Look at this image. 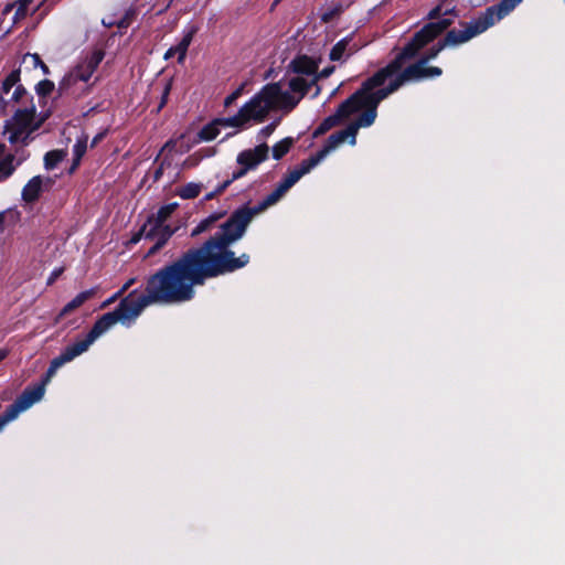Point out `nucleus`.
<instances>
[{
	"label": "nucleus",
	"mask_w": 565,
	"mask_h": 565,
	"mask_svg": "<svg viewBox=\"0 0 565 565\" xmlns=\"http://www.w3.org/2000/svg\"><path fill=\"white\" fill-rule=\"evenodd\" d=\"M316 167L307 158L289 171L276 189L263 201L250 206L245 203L234 210L220 223L226 211H216L201 220L192 230L191 237L216 231L200 246L190 247L178 258L159 268L146 281L145 294L137 289L121 298L110 312L100 316L84 339L67 345V363L86 352L102 334L116 323L129 327L142 312L153 303H182L194 299L195 287L203 286L209 279L225 276L246 267L250 262L247 253L236 256L232 245L242 239L254 217L276 204L305 174Z\"/></svg>",
	"instance_id": "f257e3e1"
},
{
	"label": "nucleus",
	"mask_w": 565,
	"mask_h": 565,
	"mask_svg": "<svg viewBox=\"0 0 565 565\" xmlns=\"http://www.w3.org/2000/svg\"><path fill=\"white\" fill-rule=\"evenodd\" d=\"M452 23L454 21L448 18L426 23L419 31L415 32L411 40L386 66L376 71L364 82L372 90L376 87L383 86L390 77H393L394 74L398 73L407 62L416 58L426 45L443 34Z\"/></svg>",
	"instance_id": "f03ea898"
},
{
	"label": "nucleus",
	"mask_w": 565,
	"mask_h": 565,
	"mask_svg": "<svg viewBox=\"0 0 565 565\" xmlns=\"http://www.w3.org/2000/svg\"><path fill=\"white\" fill-rule=\"evenodd\" d=\"M441 74L443 70L439 66H427L423 61L417 60L406 67H402L398 73L394 74L393 77H390L388 79L391 81L386 86L376 87L375 89L370 90L369 95L372 98V104L377 108L382 100L397 92L405 84L439 77Z\"/></svg>",
	"instance_id": "7ed1b4c3"
},
{
	"label": "nucleus",
	"mask_w": 565,
	"mask_h": 565,
	"mask_svg": "<svg viewBox=\"0 0 565 565\" xmlns=\"http://www.w3.org/2000/svg\"><path fill=\"white\" fill-rule=\"evenodd\" d=\"M372 90L370 86L363 82L359 89L343 100L334 111V114L326 117L320 125L315 129L312 137L318 138L327 134L330 129L338 126L344 119L358 111H363L367 107H372V98L369 92Z\"/></svg>",
	"instance_id": "20e7f679"
},
{
	"label": "nucleus",
	"mask_w": 565,
	"mask_h": 565,
	"mask_svg": "<svg viewBox=\"0 0 565 565\" xmlns=\"http://www.w3.org/2000/svg\"><path fill=\"white\" fill-rule=\"evenodd\" d=\"M376 116L377 108L374 104H372V107L364 109L354 121L347 126V128L331 134L326 140L323 147L309 158L313 160L315 164L317 166L327 157V154L338 148L345 140H349V143L354 146L356 143V135L359 129L372 126L376 119Z\"/></svg>",
	"instance_id": "39448f33"
},
{
	"label": "nucleus",
	"mask_w": 565,
	"mask_h": 565,
	"mask_svg": "<svg viewBox=\"0 0 565 565\" xmlns=\"http://www.w3.org/2000/svg\"><path fill=\"white\" fill-rule=\"evenodd\" d=\"M495 22H498V20L492 14L491 9L487 8L475 21L469 23L461 22L460 25L463 26V30L452 29L447 31L445 38L443 39L444 45L447 47L466 43L472 38L488 30Z\"/></svg>",
	"instance_id": "423d86ee"
},
{
	"label": "nucleus",
	"mask_w": 565,
	"mask_h": 565,
	"mask_svg": "<svg viewBox=\"0 0 565 565\" xmlns=\"http://www.w3.org/2000/svg\"><path fill=\"white\" fill-rule=\"evenodd\" d=\"M105 53L102 50H95L88 54L84 61L76 65V67L66 76L63 77L58 85L60 94L66 92V89L75 84L76 82H88L93 76L102 61L104 60Z\"/></svg>",
	"instance_id": "0eeeda50"
},
{
	"label": "nucleus",
	"mask_w": 565,
	"mask_h": 565,
	"mask_svg": "<svg viewBox=\"0 0 565 565\" xmlns=\"http://www.w3.org/2000/svg\"><path fill=\"white\" fill-rule=\"evenodd\" d=\"M276 87L264 86L257 94H255L242 108L246 114L248 120L263 122L270 110L275 109L271 98L275 95Z\"/></svg>",
	"instance_id": "6e6552de"
},
{
	"label": "nucleus",
	"mask_w": 565,
	"mask_h": 565,
	"mask_svg": "<svg viewBox=\"0 0 565 565\" xmlns=\"http://www.w3.org/2000/svg\"><path fill=\"white\" fill-rule=\"evenodd\" d=\"M31 407V386H28L15 401L0 415V430L10 422L14 420L20 413Z\"/></svg>",
	"instance_id": "1a4fd4ad"
},
{
	"label": "nucleus",
	"mask_w": 565,
	"mask_h": 565,
	"mask_svg": "<svg viewBox=\"0 0 565 565\" xmlns=\"http://www.w3.org/2000/svg\"><path fill=\"white\" fill-rule=\"evenodd\" d=\"M269 147L263 142L253 149H246L238 153L237 163L245 167L248 171L256 169L258 164L267 160Z\"/></svg>",
	"instance_id": "9d476101"
},
{
	"label": "nucleus",
	"mask_w": 565,
	"mask_h": 565,
	"mask_svg": "<svg viewBox=\"0 0 565 565\" xmlns=\"http://www.w3.org/2000/svg\"><path fill=\"white\" fill-rule=\"evenodd\" d=\"M199 28L196 25H191L184 31V34L180 42L177 45H173L167 50L163 55L166 61L172 58L174 55H178V63L182 64L185 61L186 53L190 44L193 41L194 35L198 33Z\"/></svg>",
	"instance_id": "9b49d317"
},
{
	"label": "nucleus",
	"mask_w": 565,
	"mask_h": 565,
	"mask_svg": "<svg viewBox=\"0 0 565 565\" xmlns=\"http://www.w3.org/2000/svg\"><path fill=\"white\" fill-rule=\"evenodd\" d=\"M30 104L29 107L17 109L8 124L12 127H18L19 130H28L36 117V107L33 103V96H30Z\"/></svg>",
	"instance_id": "f8f14e48"
},
{
	"label": "nucleus",
	"mask_w": 565,
	"mask_h": 565,
	"mask_svg": "<svg viewBox=\"0 0 565 565\" xmlns=\"http://www.w3.org/2000/svg\"><path fill=\"white\" fill-rule=\"evenodd\" d=\"M318 68L319 62L306 54L297 55L288 65V71L298 75L307 76L316 74Z\"/></svg>",
	"instance_id": "ddd939ff"
},
{
	"label": "nucleus",
	"mask_w": 565,
	"mask_h": 565,
	"mask_svg": "<svg viewBox=\"0 0 565 565\" xmlns=\"http://www.w3.org/2000/svg\"><path fill=\"white\" fill-rule=\"evenodd\" d=\"M179 204L177 202H172L166 205H162L156 213H151L147 217V225H149V233L147 237H150L154 234V230H157L160 225L166 224L168 218L172 215V213L178 209Z\"/></svg>",
	"instance_id": "4468645a"
},
{
	"label": "nucleus",
	"mask_w": 565,
	"mask_h": 565,
	"mask_svg": "<svg viewBox=\"0 0 565 565\" xmlns=\"http://www.w3.org/2000/svg\"><path fill=\"white\" fill-rule=\"evenodd\" d=\"M358 51L359 45L353 42L352 36H345L332 46L329 58L333 62H338L341 61L344 56L349 57Z\"/></svg>",
	"instance_id": "2eb2a0df"
},
{
	"label": "nucleus",
	"mask_w": 565,
	"mask_h": 565,
	"mask_svg": "<svg viewBox=\"0 0 565 565\" xmlns=\"http://www.w3.org/2000/svg\"><path fill=\"white\" fill-rule=\"evenodd\" d=\"M266 86H274V88L276 87L275 95L270 99L275 108H277L279 106L284 109L291 110L300 102V98L295 97L291 93L284 92L281 89V85L279 82L269 83V84H266Z\"/></svg>",
	"instance_id": "dca6fc26"
},
{
	"label": "nucleus",
	"mask_w": 565,
	"mask_h": 565,
	"mask_svg": "<svg viewBox=\"0 0 565 565\" xmlns=\"http://www.w3.org/2000/svg\"><path fill=\"white\" fill-rule=\"evenodd\" d=\"M95 294H96L95 288H90L88 290H84V291L77 294L71 301H68L62 308V310L58 312V315L55 318V322L58 323L65 316H67L75 309L79 308L87 300L92 299L95 296Z\"/></svg>",
	"instance_id": "f3484780"
},
{
	"label": "nucleus",
	"mask_w": 565,
	"mask_h": 565,
	"mask_svg": "<svg viewBox=\"0 0 565 565\" xmlns=\"http://www.w3.org/2000/svg\"><path fill=\"white\" fill-rule=\"evenodd\" d=\"M43 180L41 175L31 178L22 189V200L26 203H34L38 201L42 193Z\"/></svg>",
	"instance_id": "a211bd4d"
},
{
	"label": "nucleus",
	"mask_w": 565,
	"mask_h": 565,
	"mask_svg": "<svg viewBox=\"0 0 565 565\" xmlns=\"http://www.w3.org/2000/svg\"><path fill=\"white\" fill-rule=\"evenodd\" d=\"M522 0H501L498 4L488 7L498 21L512 12Z\"/></svg>",
	"instance_id": "6ab92c4d"
},
{
	"label": "nucleus",
	"mask_w": 565,
	"mask_h": 565,
	"mask_svg": "<svg viewBox=\"0 0 565 565\" xmlns=\"http://www.w3.org/2000/svg\"><path fill=\"white\" fill-rule=\"evenodd\" d=\"M220 126H222L221 121L214 119L213 121L203 126L198 132V137L202 141H212L220 135Z\"/></svg>",
	"instance_id": "aec40b11"
},
{
	"label": "nucleus",
	"mask_w": 565,
	"mask_h": 565,
	"mask_svg": "<svg viewBox=\"0 0 565 565\" xmlns=\"http://www.w3.org/2000/svg\"><path fill=\"white\" fill-rule=\"evenodd\" d=\"M177 228L172 227L169 224H162L157 230H154V234L147 239L154 241L157 239L161 244L166 245L168 241L173 236Z\"/></svg>",
	"instance_id": "412c9836"
},
{
	"label": "nucleus",
	"mask_w": 565,
	"mask_h": 565,
	"mask_svg": "<svg viewBox=\"0 0 565 565\" xmlns=\"http://www.w3.org/2000/svg\"><path fill=\"white\" fill-rule=\"evenodd\" d=\"M14 159V156L10 153L0 161V182L9 179L15 171Z\"/></svg>",
	"instance_id": "4be33fe9"
},
{
	"label": "nucleus",
	"mask_w": 565,
	"mask_h": 565,
	"mask_svg": "<svg viewBox=\"0 0 565 565\" xmlns=\"http://www.w3.org/2000/svg\"><path fill=\"white\" fill-rule=\"evenodd\" d=\"M218 121H221L222 126L239 128L247 124L249 120L241 107L236 115L227 118H218Z\"/></svg>",
	"instance_id": "5701e85b"
},
{
	"label": "nucleus",
	"mask_w": 565,
	"mask_h": 565,
	"mask_svg": "<svg viewBox=\"0 0 565 565\" xmlns=\"http://www.w3.org/2000/svg\"><path fill=\"white\" fill-rule=\"evenodd\" d=\"M294 145V138L286 137L274 145L273 147V158L276 160H280L282 157H285L290 148Z\"/></svg>",
	"instance_id": "b1692460"
},
{
	"label": "nucleus",
	"mask_w": 565,
	"mask_h": 565,
	"mask_svg": "<svg viewBox=\"0 0 565 565\" xmlns=\"http://www.w3.org/2000/svg\"><path fill=\"white\" fill-rule=\"evenodd\" d=\"M289 88L292 93H298V98H303L310 92V84L305 78L297 76L289 81Z\"/></svg>",
	"instance_id": "393cba45"
},
{
	"label": "nucleus",
	"mask_w": 565,
	"mask_h": 565,
	"mask_svg": "<svg viewBox=\"0 0 565 565\" xmlns=\"http://www.w3.org/2000/svg\"><path fill=\"white\" fill-rule=\"evenodd\" d=\"M202 185L200 183L189 182L178 190V195L183 200L195 199L200 195Z\"/></svg>",
	"instance_id": "a878e982"
},
{
	"label": "nucleus",
	"mask_w": 565,
	"mask_h": 565,
	"mask_svg": "<svg viewBox=\"0 0 565 565\" xmlns=\"http://www.w3.org/2000/svg\"><path fill=\"white\" fill-rule=\"evenodd\" d=\"M65 157L63 150H51L44 156V167L46 170L54 169Z\"/></svg>",
	"instance_id": "bb28decb"
},
{
	"label": "nucleus",
	"mask_w": 565,
	"mask_h": 565,
	"mask_svg": "<svg viewBox=\"0 0 565 565\" xmlns=\"http://www.w3.org/2000/svg\"><path fill=\"white\" fill-rule=\"evenodd\" d=\"M445 47L446 45H444V41L439 40L436 44L426 50L417 60L423 61L424 64L427 65L428 62L435 60Z\"/></svg>",
	"instance_id": "cd10ccee"
},
{
	"label": "nucleus",
	"mask_w": 565,
	"mask_h": 565,
	"mask_svg": "<svg viewBox=\"0 0 565 565\" xmlns=\"http://www.w3.org/2000/svg\"><path fill=\"white\" fill-rule=\"evenodd\" d=\"M20 82V70L11 71L2 81L0 89L7 95Z\"/></svg>",
	"instance_id": "c85d7f7f"
},
{
	"label": "nucleus",
	"mask_w": 565,
	"mask_h": 565,
	"mask_svg": "<svg viewBox=\"0 0 565 565\" xmlns=\"http://www.w3.org/2000/svg\"><path fill=\"white\" fill-rule=\"evenodd\" d=\"M55 88V85L50 79H42L35 85V92L40 99L46 98L50 96Z\"/></svg>",
	"instance_id": "c756f323"
},
{
	"label": "nucleus",
	"mask_w": 565,
	"mask_h": 565,
	"mask_svg": "<svg viewBox=\"0 0 565 565\" xmlns=\"http://www.w3.org/2000/svg\"><path fill=\"white\" fill-rule=\"evenodd\" d=\"M172 86H173V78L167 79L164 83L162 93H161L160 103L158 105V109H157L158 113L167 105Z\"/></svg>",
	"instance_id": "7c9ffc66"
},
{
	"label": "nucleus",
	"mask_w": 565,
	"mask_h": 565,
	"mask_svg": "<svg viewBox=\"0 0 565 565\" xmlns=\"http://www.w3.org/2000/svg\"><path fill=\"white\" fill-rule=\"evenodd\" d=\"M87 150V137H84L83 139H77L75 145L73 146V154L74 157H77V161H81L83 156L86 153Z\"/></svg>",
	"instance_id": "2f4dec72"
},
{
	"label": "nucleus",
	"mask_w": 565,
	"mask_h": 565,
	"mask_svg": "<svg viewBox=\"0 0 565 565\" xmlns=\"http://www.w3.org/2000/svg\"><path fill=\"white\" fill-rule=\"evenodd\" d=\"M342 12V7L340 4L329 8L321 14V21L324 23H330L334 20V18L339 17Z\"/></svg>",
	"instance_id": "473e14b6"
},
{
	"label": "nucleus",
	"mask_w": 565,
	"mask_h": 565,
	"mask_svg": "<svg viewBox=\"0 0 565 565\" xmlns=\"http://www.w3.org/2000/svg\"><path fill=\"white\" fill-rule=\"evenodd\" d=\"M135 17H136V10L132 9V8L128 9L125 12V14L122 15V18L117 22V26L119 29L128 28L131 24V22L135 19Z\"/></svg>",
	"instance_id": "72a5a7b5"
},
{
	"label": "nucleus",
	"mask_w": 565,
	"mask_h": 565,
	"mask_svg": "<svg viewBox=\"0 0 565 565\" xmlns=\"http://www.w3.org/2000/svg\"><path fill=\"white\" fill-rule=\"evenodd\" d=\"M6 129H8L10 131V136H9L10 143H17V142L21 141L22 136L26 131V130H19L18 127H12L8 122L6 125Z\"/></svg>",
	"instance_id": "f704fd0d"
},
{
	"label": "nucleus",
	"mask_w": 565,
	"mask_h": 565,
	"mask_svg": "<svg viewBox=\"0 0 565 565\" xmlns=\"http://www.w3.org/2000/svg\"><path fill=\"white\" fill-rule=\"evenodd\" d=\"M31 4V0H20L18 3V8L14 13V18L22 19L28 15L29 12V6Z\"/></svg>",
	"instance_id": "c9c22d12"
},
{
	"label": "nucleus",
	"mask_w": 565,
	"mask_h": 565,
	"mask_svg": "<svg viewBox=\"0 0 565 565\" xmlns=\"http://www.w3.org/2000/svg\"><path fill=\"white\" fill-rule=\"evenodd\" d=\"M14 87H15V89H14L10 100L19 103L22 100L23 97L28 96L30 98L31 95H29L28 90L25 89V87L22 84L18 83Z\"/></svg>",
	"instance_id": "e433bc0d"
},
{
	"label": "nucleus",
	"mask_w": 565,
	"mask_h": 565,
	"mask_svg": "<svg viewBox=\"0 0 565 565\" xmlns=\"http://www.w3.org/2000/svg\"><path fill=\"white\" fill-rule=\"evenodd\" d=\"M279 121H280V119L278 118V119L271 121L270 124H268L267 126L263 127L258 132V138L265 139V138L269 137L275 131L277 126L279 125Z\"/></svg>",
	"instance_id": "4c0bfd02"
},
{
	"label": "nucleus",
	"mask_w": 565,
	"mask_h": 565,
	"mask_svg": "<svg viewBox=\"0 0 565 565\" xmlns=\"http://www.w3.org/2000/svg\"><path fill=\"white\" fill-rule=\"evenodd\" d=\"M445 3L444 0H440V2L428 12L427 19L436 21L441 20L440 17L444 15Z\"/></svg>",
	"instance_id": "58836bf2"
},
{
	"label": "nucleus",
	"mask_w": 565,
	"mask_h": 565,
	"mask_svg": "<svg viewBox=\"0 0 565 565\" xmlns=\"http://www.w3.org/2000/svg\"><path fill=\"white\" fill-rule=\"evenodd\" d=\"M148 233H149V225H147V223L145 222V224L139 228V231L131 236L130 243L137 244L140 242V239L142 237H145L147 239Z\"/></svg>",
	"instance_id": "ea45409f"
},
{
	"label": "nucleus",
	"mask_w": 565,
	"mask_h": 565,
	"mask_svg": "<svg viewBox=\"0 0 565 565\" xmlns=\"http://www.w3.org/2000/svg\"><path fill=\"white\" fill-rule=\"evenodd\" d=\"M49 117L50 113H45L38 120L34 118L33 124L29 127V134H33L39 130Z\"/></svg>",
	"instance_id": "a19ab883"
},
{
	"label": "nucleus",
	"mask_w": 565,
	"mask_h": 565,
	"mask_svg": "<svg viewBox=\"0 0 565 565\" xmlns=\"http://www.w3.org/2000/svg\"><path fill=\"white\" fill-rule=\"evenodd\" d=\"M63 273H64V267H57V268H54V269L51 271V274H50V276H49V278H47V280H46V285H47V286H52V285H53V284H54L58 278H60V276H61Z\"/></svg>",
	"instance_id": "79ce46f5"
},
{
	"label": "nucleus",
	"mask_w": 565,
	"mask_h": 565,
	"mask_svg": "<svg viewBox=\"0 0 565 565\" xmlns=\"http://www.w3.org/2000/svg\"><path fill=\"white\" fill-rule=\"evenodd\" d=\"M34 66H40L44 74H50L49 66L42 61L39 54L34 53L31 55Z\"/></svg>",
	"instance_id": "37998d69"
},
{
	"label": "nucleus",
	"mask_w": 565,
	"mask_h": 565,
	"mask_svg": "<svg viewBox=\"0 0 565 565\" xmlns=\"http://www.w3.org/2000/svg\"><path fill=\"white\" fill-rule=\"evenodd\" d=\"M444 15H458V11L456 6L454 4V0H449L447 3H445Z\"/></svg>",
	"instance_id": "c03bdc74"
},
{
	"label": "nucleus",
	"mask_w": 565,
	"mask_h": 565,
	"mask_svg": "<svg viewBox=\"0 0 565 565\" xmlns=\"http://www.w3.org/2000/svg\"><path fill=\"white\" fill-rule=\"evenodd\" d=\"M122 290L116 291L111 297L107 298L102 305L100 308L105 309L109 307L111 303H114L117 299L122 297Z\"/></svg>",
	"instance_id": "a18cd8bd"
},
{
	"label": "nucleus",
	"mask_w": 565,
	"mask_h": 565,
	"mask_svg": "<svg viewBox=\"0 0 565 565\" xmlns=\"http://www.w3.org/2000/svg\"><path fill=\"white\" fill-rule=\"evenodd\" d=\"M241 93H242V89L237 88L232 94H230L224 100V106L227 107V106L232 105L241 96Z\"/></svg>",
	"instance_id": "49530a36"
},
{
	"label": "nucleus",
	"mask_w": 565,
	"mask_h": 565,
	"mask_svg": "<svg viewBox=\"0 0 565 565\" xmlns=\"http://www.w3.org/2000/svg\"><path fill=\"white\" fill-rule=\"evenodd\" d=\"M334 70H335V66L330 65V66L324 67L320 72L317 71L318 78H320V79L328 78L334 72Z\"/></svg>",
	"instance_id": "de8ad7c7"
},
{
	"label": "nucleus",
	"mask_w": 565,
	"mask_h": 565,
	"mask_svg": "<svg viewBox=\"0 0 565 565\" xmlns=\"http://www.w3.org/2000/svg\"><path fill=\"white\" fill-rule=\"evenodd\" d=\"M248 172V170L241 166L239 169H237L236 171H234L231 175V178H228L230 180H232V183L241 178H243L246 173Z\"/></svg>",
	"instance_id": "09e8293b"
},
{
	"label": "nucleus",
	"mask_w": 565,
	"mask_h": 565,
	"mask_svg": "<svg viewBox=\"0 0 565 565\" xmlns=\"http://www.w3.org/2000/svg\"><path fill=\"white\" fill-rule=\"evenodd\" d=\"M107 135V130L98 132L90 142V148L96 147Z\"/></svg>",
	"instance_id": "8fccbe9b"
},
{
	"label": "nucleus",
	"mask_w": 565,
	"mask_h": 565,
	"mask_svg": "<svg viewBox=\"0 0 565 565\" xmlns=\"http://www.w3.org/2000/svg\"><path fill=\"white\" fill-rule=\"evenodd\" d=\"M154 244L149 248L147 256L156 255L164 245L154 239Z\"/></svg>",
	"instance_id": "3c124183"
},
{
	"label": "nucleus",
	"mask_w": 565,
	"mask_h": 565,
	"mask_svg": "<svg viewBox=\"0 0 565 565\" xmlns=\"http://www.w3.org/2000/svg\"><path fill=\"white\" fill-rule=\"evenodd\" d=\"M311 76L312 78L308 82V84H310V88L312 86H316V92L313 94V97H316L320 93V87L318 86V82L320 81V78H318L317 73L312 74Z\"/></svg>",
	"instance_id": "603ef678"
},
{
	"label": "nucleus",
	"mask_w": 565,
	"mask_h": 565,
	"mask_svg": "<svg viewBox=\"0 0 565 565\" xmlns=\"http://www.w3.org/2000/svg\"><path fill=\"white\" fill-rule=\"evenodd\" d=\"M4 93L0 89V113L6 114L9 102L4 99Z\"/></svg>",
	"instance_id": "864d4df0"
},
{
	"label": "nucleus",
	"mask_w": 565,
	"mask_h": 565,
	"mask_svg": "<svg viewBox=\"0 0 565 565\" xmlns=\"http://www.w3.org/2000/svg\"><path fill=\"white\" fill-rule=\"evenodd\" d=\"M232 184V180L226 179L224 182L218 184L215 189L216 193L220 195L222 194L230 185Z\"/></svg>",
	"instance_id": "5fc2aeb1"
},
{
	"label": "nucleus",
	"mask_w": 565,
	"mask_h": 565,
	"mask_svg": "<svg viewBox=\"0 0 565 565\" xmlns=\"http://www.w3.org/2000/svg\"><path fill=\"white\" fill-rule=\"evenodd\" d=\"M163 166L164 163L161 162L160 166L154 170L153 172V181H158L161 179L162 174H163Z\"/></svg>",
	"instance_id": "6e6d98bb"
},
{
	"label": "nucleus",
	"mask_w": 565,
	"mask_h": 565,
	"mask_svg": "<svg viewBox=\"0 0 565 565\" xmlns=\"http://www.w3.org/2000/svg\"><path fill=\"white\" fill-rule=\"evenodd\" d=\"M135 278H130L122 285V287L119 290H122V294H125L135 284Z\"/></svg>",
	"instance_id": "4d7b16f0"
},
{
	"label": "nucleus",
	"mask_w": 565,
	"mask_h": 565,
	"mask_svg": "<svg viewBox=\"0 0 565 565\" xmlns=\"http://www.w3.org/2000/svg\"><path fill=\"white\" fill-rule=\"evenodd\" d=\"M217 195L218 194L216 193V191L213 190V191H211V192L205 194L204 201H211V200L215 199Z\"/></svg>",
	"instance_id": "13d9d810"
},
{
	"label": "nucleus",
	"mask_w": 565,
	"mask_h": 565,
	"mask_svg": "<svg viewBox=\"0 0 565 565\" xmlns=\"http://www.w3.org/2000/svg\"><path fill=\"white\" fill-rule=\"evenodd\" d=\"M6 217H7V213L6 212H0V230L1 231L4 230Z\"/></svg>",
	"instance_id": "bf43d9fd"
},
{
	"label": "nucleus",
	"mask_w": 565,
	"mask_h": 565,
	"mask_svg": "<svg viewBox=\"0 0 565 565\" xmlns=\"http://www.w3.org/2000/svg\"><path fill=\"white\" fill-rule=\"evenodd\" d=\"M79 162H81V161H77V157H74V159H73V163H72V166H71V168H70V173H73V172L77 169V167H78Z\"/></svg>",
	"instance_id": "052dcab7"
},
{
	"label": "nucleus",
	"mask_w": 565,
	"mask_h": 565,
	"mask_svg": "<svg viewBox=\"0 0 565 565\" xmlns=\"http://www.w3.org/2000/svg\"><path fill=\"white\" fill-rule=\"evenodd\" d=\"M32 134H29V129L24 132V135L22 136L21 138V142L24 143V145H28L29 140H30V137H31Z\"/></svg>",
	"instance_id": "680f3d73"
},
{
	"label": "nucleus",
	"mask_w": 565,
	"mask_h": 565,
	"mask_svg": "<svg viewBox=\"0 0 565 565\" xmlns=\"http://www.w3.org/2000/svg\"><path fill=\"white\" fill-rule=\"evenodd\" d=\"M9 352L6 349H0V362H2L7 356Z\"/></svg>",
	"instance_id": "e2e57ef3"
},
{
	"label": "nucleus",
	"mask_w": 565,
	"mask_h": 565,
	"mask_svg": "<svg viewBox=\"0 0 565 565\" xmlns=\"http://www.w3.org/2000/svg\"><path fill=\"white\" fill-rule=\"evenodd\" d=\"M4 150H6V145L4 143H0V157L3 156Z\"/></svg>",
	"instance_id": "0e129e2a"
},
{
	"label": "nucleus",
	"mask_w": 565,
	"mask_h": 565,
	"mask_svg": "<svg viewBox=\"0 0 565 565\" xmlns=\"http://www.w3.org/2000/svg\"><path fill=\"white\" fill-rule=\"evenodd\" d=\"M280 1H281V0H275V2H274V3H275V4H277V3H278V2H280Z\"/></svg>",
	"instance_id": "69168bd1"
},
{
	"label": "nucleus",
	"mask_w": 565,
	"mask_h": 565,
	"mask_svg": "<svg viewBox=\"0 0 565 565\" xmlns=\"http://www.w3.org/2000/svg\"><path fill=\"white\" fill-rule=\"evenodd\" d=\"M449 0H444V2H448Z\"/></svg>",
	"instance_id": "338daca9"
}]
</instances>
